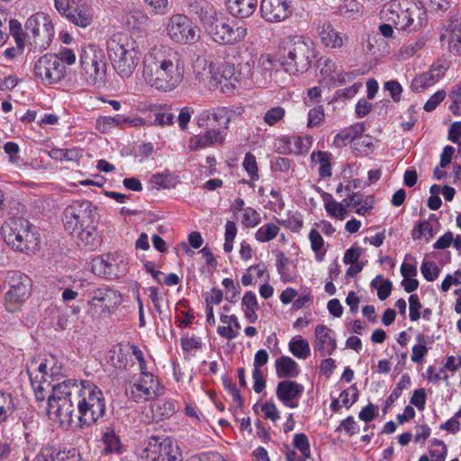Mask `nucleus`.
I'll return each instance as SVG.
<instances>
[{
  "label": "nucleus",
  "mask_w": 461,
  "mask_h": 461,
  "mask_svg": "<svg viewBox=\"0 0 461 461\" xmlns=\"http://www.w3.org/2000/svg\"><path fill=\"white\" fill-rule=\"evenodd\" d=\"M258 6V0H228L227 7L232 16L246 18L250 16Z\"/></svg>",
  "instance_id": "nucleus-27"
},
{
  "label": "nucleus",
  "mask_w": 461,
  "mask_h": 461,
  "mask_svg": "<svg viewBox=\"0 0 461 461\" xmlns=\"http://www.w3.org/2000/svg\"><path fill=\"white\" fill-rule=\"evenodd\" d=\"M325 209L327 212L336 218L343 220L346 217L347 210L343 203H339L333 199H325Z\"/></svg>",
  "instance_id": "nucleus-48"
},
{
  "label": "nucleus",
  "mask_w": 461,
  "mask_h": 461,
  "mask_svg": "<svg viewBox=\"0 0 461 461\" xmlns=\"http://www.w3.org/2000/svg\"><path fill=\"white\" fill-rule=\"evenodd\" d=\"M125 393L133 402H142L161 394L162 388L152 374L142 371L137 379L126 383Z\"/></svg>",
  "instance_id": "nucleus-10"
},
{
  "label": "nucleus",
  "mask_w": 461,
  "mask_h": 461,
  "mask_svg": "<svg viewBox=\"0 0 461 461\" xmlns=\"http://www.w3.org/2000/svg\"><path fill=\"white\" fill-rule=\"evenodd\" d=\"M285 51L281 62L285 72L295 75L307 71L316 58L313 41L308 37L290 35L283 40Z\"/></svg>",
  "instance_id": "nucleus-5"
},
{
  "label": "nucleus",
  "mask_w": 461,
  "mask_h": 461,
  "mask_svg": "<svg viewBox=\"0 0 461 461\" xmlns=\"http://www.w3.org/2000/svg\"><path fill=\"white\" fill-rule=\"evenodd\" d=\"M49 156L52 159L60 161H77L81 157L77 149H52L49 151Z\"/></svg>",
  "instance_id": "nucleus-41"
},
{
  "label": "nucleus",
  "mask_w": 461,
  "mask_h": 461,
  "mask_svg": "<svg viewBox=\"0 0 461 461\" xmlns=\"http://www.w3.org/2000/svg\"><path fill=\"white\" fill-rule=\"evenodd\" d=\"M317 32L321 42L330 49H342L346 46L348 36L337 31L330 22L320 23L317 26Z\"/></svg>",
  "instance_id": "nucleus-19"
},
{
  "label": "nucleus",
  "mask_w": 461,
  "mask_h": 461,
  "mask_svg": "<svg viewBox=\"0 0 461 461\" xmlns=\"http://www.w3.org/2000/svg\"><path fill=\"white\" fill-rule=\"evenodd\" d=\"M278 62L271 54L263 53L260 55L257 64V70L263 76L264 79H271L273 73L278 71Z\"/></svg>",
  "instance_id": "nucleus-31"
},
{
  "label": "nucleus",
  "mask_w": 461,
  "mask_h": 461,
  "mask_svg": "<svg viewBox=\"0 0 461 461\" xmlns=\"http://www.w3.org/2000/svg\"><path fill=\"white\" fill-rule=\"evenodd\" d=\"M198 15L204 31L216 43L234 45L243 41L248 35L244 23L221 17L210 4L203 5Z\"/></svg>",
  "instance_id": "nucleus-3"
},
{
  "label": "nucleus",
  "mask_w": 461,
  "mask_h": 461,
  "mask_svg": "<svg viewBox=\"0 0 461 461\" xmlns=\"http://www.w3.org/2000/svg\"><path fill=\"white\" fill-rule=\"evenodd\" d=\"M242 165H243L244 169L246 170V172L248 173V175L250 176V178L252 180L258 179L259 176H258V163H257L256 157L253 154L248 152L245 155Z\"/></svg>",
  "instance_id": "nucleus-51"
},
{
  "label": "nucleus",
  "mask_w": 461,
  "mask_h": 461,
  "mask_svg": "<svg viewBox=\"0 0 461 461\" xmlns=\"http://www.w3.org/2000/svg\"><path fill=\"white\" fill-rule=\"evenodd\" d=\"M439 39L442 42L447 41L451 52L456 55L461 54V20L451 18Z\"/></svg>",
  "instance_id": "nucleus-23"
},
{
  "label": "nucleus",
  "mask_w": 461,
  "mask_h": 461,
  "mask_svg": "<svg viewBox=\"0 0 461 461\" xmlns=\"http://www.w3.org/2000/svg\"><path fill=\"white\" fill-rule=\"evenodd\" d=\"M191 461H229L216 451L204 452L191 457Z\"/></svg>",
  "instance_id": "nucleus-64"
},
{
  "label": "nucleus",
  "mask_w": 461,
  "mask_h": 461,
  "mask_svg": "<svg viewBox=\"0 0 461 461\" xmlns=\"http://www.w3.org/2000/svg\"><path fill=\"white\" fill-rule=\"evenodd\" d=\"M429 453L433 461H445L447 448L442 440L434 439L430 442Z\"/></svg>",
  "instance_id": "nucleus-43"
},
{
  "label": "nucleus",
  "mask_w": 461,
  "mask_h": 461,
  "mask_svg": "<svg viewBox=\"0 0 461 461\" xmlns=\"http://www.w3.org/2000/svg\"><path fill=\"white\" fill-rule=\"evenodd\" d=\"M409 303H410V319L412 321H416L420 318V310L422 307L418 295L415 294H411L409 298Z\"/></svg>",
  "instance_id": "nucleus-61"
},
{
  "label": "nucleus",
  "mask_w": 461,
  "mask_h": 461,
  "mask_svg": "<svg viewBox=\"0 0 461 461\" xmlns=\"http://www.w3.org/2000/svg\"><path fill=\"white\" fill-rule=\"evenodd\" d=\"M279 230V227L275 223H266L257 230L255 238L259 242H267L275 239L278 235Z\"/></svg>",
  "instance_id": "nucleus-42"
},
{
  "label": "nucleus",
  "mask_w": 461,
  "mask_h": 461,
  "mask_svg": "<svg viewBox=\"0 0 461 461\" xmlns=\"http://www.w3.org/2000/svg\"><path fill=\"white\" fill-rule=\"evenodd\" d=\"M420 271L424 278L428 281L435 280L440 272L439 268L433 261L423 262L420 267Z\"/></svg>",
  "instance_id": "nucleus-56"
},
{
  "label": "nucleus",
  "mask_w": 461,
  "mask_h": 461,
  "mask_svg": "<svg viewBox=\"0 0 461 461\" xmlns=\"http://www.w3.org/2000/svg\"><path fill=\"white\" fill-rule=\"evenodd\" d=\"M289 350L299 359L307 358L311 353L309 342L300 336L292 339L289 342Z\"/></svg>",
  "instance_id": "nucleus-38"
},
{
  "label": "nucleus",
  "mask_w": 461,
  "mask_h": 461,
  "mask_svg": "<svg viewBox=\"0 0 461 461\" xmlns=\"http://www.w3.org/2000/svg\"><path fill=\"white\" fill-rule=\"evenodd\" d=\"M384 89L390 93L394 102H399L402 97V87L396 80H390L384 83Z\"/></svg>",
  "instance_id": "nucleus-59"
},
{
  "label": "nucleus",
  "mask_w": 461,
  "mask_h": 461,
  "mask_svg": "<svg viewBox=\"0 0 461 461\" xmlns=\"http://www.w3.org/2000/svg\"><path fill=\"white\" fill-rule=\"evenodd\" d=\"M438 80V75H435V69L429 71L416 77L411 82V89L414 92L420 93L434 85Z\"/></svg>",
  "instance_id": "nucleus-35"
},
{
  "label": "nucleus",
  "mask_w": 461,
  "mask_h": 461,
  "mask_svg": "<svg viewBox=\"0 0 461 461\" xmlns=\"http://www.w3.org/2000/svg\"><path fill=\"white\" fill-rule=\"evenodd\" d=\"M77 232L78 240L85 247L94 249L99 244L97 231L90 223L85 225Z\"/></svg>",
  "instance_id": "nucleus-37"
},
{
  "label": "nucleus",
  "mask_w": 461,
  "mask_h": 461,
  "mask_svg": "<svg viewBox=\"0 0 461 461\" xmlns=\"http://www.w3.org/2000/svg\"><path fill=\"white\" fill-rule=\"evenodd\" d=\"M260 222L259 213L251 207H247L242 212V224L253 228Z\"/></svg>",
  "instance_id": "nucleus-55"
},
{
  "label": "nucleus",
  "mask_w": 461,
  "mask_h": 461,
  "mask_svg": "<svg viewBox=\"0 0 461 461\" xmlns=\"http://www.w3.org/2000/svg\"><path fill=\"white\" fill-rule=\"evenodd\" d=\"M210 119H212L217 125L223 126L224 129H227L230 122V111L226 107L204 110L198 115L197 123L199 126H203L204 122Z\"/></svg>",
  "instance_id": "nucleus-25"
},
{
  "label": "nucleus",
  "mask_w": 461,
  "mask_h": 461,
  "mask_svg": "<svg viewBox=\"0 0 461 461\" xmlns=\"http://www.w3.org/2000/svg\"><path fill=\"white\" fill-rule=\"evenodd\" d=\"M116 291L110 288H99L93 294L91 303L93 305H101L107 309L113 308L118 303Z\"/></svg>",
  "instance_id": "nucleus-30"
},
{
  "label": "nucleus",
  "mask_w": 461,
  "mask_h": 461,
  "mask_svg": "<svg viewBox=\"0 0 461 461\" xmlns=\"http://www.w3.org/2000/svg\"><path fill=\"white\" fill-rule=\"evenodd\" d=\"M243 312L247 320L250 323H255L258 320L257 311L258 303L255 294L247 292L242 298Z\"/></svg>",
  "instance_id": "nucleus-36"
},
{
  "label": "nucleus",
  "mask_w": 461,
  "mask_h": 461,
  "mask_svg": "<svg viewBox=\"0 0 461 461\" xmlns=\"http://www.w3.org/2000/svg\"><path fill=\"white\" fill-rule=\"evenodd\" d=\"M93 207L88 201H74L64 211V226L71 234L91 222Z\"/></svg>",
  "instance_id": "nucleus-13"
},
{
  "label": "nucleus",
  "mask_w": 461,
  "mask_h": 461,
  "mask_svg": "<svg viewBox=\"0 0 461 461\" xmlns=\"http://www.w3.org/2000/svg\"><path fill=\"white\" fill-rule=\"evenodd\" d=\"M67 18L77 26L86 27L92 23L93 13L86 4H78L68 13Z\"/></svg>",
  "instance_id": "nucleus-28"
},
{
  "label": "nucleus",
  "mask_w": 461,
  "mask_h": 461,
  "mask_svg": "<svg viewBox=\"0 0 461 461\" xmlns=\"http://www.w3.org/2000/svg\"><path fill=\"white\" fill-rule=\"evenodd\" d=\"M139 455L145 461H163L181 454L169 438L152 436L144 442Z\"/></svg>",
  "instance_id": "nucleus-12"
},
{
  "label": "nucleus",
  "mask_w": 461,
  "mask_h": 461,
  "mask_svg": "<svg viewBox=\"0 0 461 461\" xmlns=\"http://www.w3.org/2000/svg\"><path fill=\"white\" fill-rule=\"evenodd\" d=\"M447 94L444 90L436 92L424 104L426 112H432L445 99Z\"/></svg>",
  "instance_id": "nucleus-63"
},
{
  "label": "nucleus",
  "mask_w": 461,
  "mask_h": 461,
  "mask_svg": "<svg viewBox=\"0 0 461 461\" xmlns=\"http://www.w3.org/2000/svg\"><path fill=\"white\" fill-rule=\"evenodd\" d=\"M382 17L402 31L419 30L427 20L426 11L410 0H392L381 10Z\"/></svg>",
  "instance_id": "nucleus-6"
},
{
  "label": "nucleus",
  "mask_w": 461,
  "mask_h": 461,
  "mask_svg": "<svg viewBox=\"0 0 461 461\" xmlns=\"http://www.w3.org/2000/svg\"><path fill=\"white\" fill-rule=\"evenodd\" d=\"M197 67H202V70H197L196 77L199 81L211 88H215L222 84L221 65H219L210 59L198 60Z\"/></svg>",
  "instance_id": "nucleus-20"
},
{
  "label": "nucleus",
  "mask_w": 461,
  "mask_h": 461,
  "mask_svg": "<svg viewBox=\"0 0 461 461\" xmlns=\"http://www.w3.org/2000/svg\"><path fill=\"white\" fill-rule=\"evenodd\" d=\"M338 13L348 19L357 18L362 14V6L357 0H343L338 7Z\"/></svg>",
  "instance_id": "nucleus-39"
},
{
  "label": "nucleus",
  "mask_w": 461,
  "mask_h": 461,
  "mask_svg": "<svg viewBox=\"0 0 461 461\" xmlns=\"http://www.w3.org/2000/svg\"><path fill=\"white\" fill-rule=\"evenodd\" d=\"M260 11L262 17L270 23L285 21L292 13L286 0H262Z\"/></svg>",
  "instance_id": "nucleus-18"
},
{
  "label": "nucleus",
  "mask_w": 461,
  "mask_h": 461,
  "mask_svg": "<svg viewBox=\"0 0 461 461\" xmlns=\"http://www.w3.org/2000/svg\"><path fill=\"white\" fill-rule=\"evenodd\" d=\"M103 442L105 445V452L118 453L121 449V441L114 429L107 427L103 433Z\"/></svg>",
  "instance_id": "nucleus-40"
},
{
  "label": "nucleus",
  "mask_w": 461,
  "mask_h": 461,
  "mask_svg": "<svg viewBox=\"0 0 461 461\" xmlns=\"http://www.w3.org/2000/svg\"><path fill=\"white\" fill-rule=\"evenodd\" d=\"M122 120L111 116H102L96 120L95 128L101 132H107L111 129L120 125Z\"/></svg>",
  "instance_id": "nucleus-52"
},
{
  "label": "nucleus",
  "mask_w": 461,
  "mask_h": 461,
  "mask_svg": "<svg viewBox=\"0 0 461 461\" xmlns=\"http://www.w3.org/2000/svg\"><path fill=\"white\" fill-rule=\"evenodd\" d=\"M1 230L5 241L19 251H33L39 245L38 235L32 231L29 221L23 218L9 219Z\"/></svg>",
  "instance_id": "nucleus-8"
},
{
  "label": "nucleus",
  "mask_w": 461,
  "mask_h": 461,
  "mask_svg": "<svg viewBox=\"0 0 461 461\" xmlns=\"http://www.w3.org/2000/svg\"><path fill=\"white\" fill-rule=\"evenodd\" d=\"M25 28L30 44L40 51L46 50L54 37V25L50 17L44 13H36L26 22Z\"/></svg>",
  "instance_id": "nucleus-9"
},
{
  "label": "nucleus",
  "mask_w": 461,
  "mask_h": 461,
  "mask_svg": "<svg viewBox=\"0 0 461 461\" xmlns=\"http://www.w3.org/2000/svg\"><path fill=\"white\" fill-rule=\"evenodd\" d=\"M433 230L431 224L427 221H420L414 229L413 238L422 239L424 238L429 241L433 237Z\"/></svg>",
  "instance_id": "nucleus-54"
},
{
  "label": "nucleus",
  "mask_w": 461,
  "mask_h": 461,
  "mask_svg": "<svg viewBox=\"0 0 461 461\" xmlns=\"http://www.w3.org/2000/svg\"><path fill=\"white\" fill-rule=\"evenodd\" d=\"M53 360H41L33 358L26 366L29 377L39 375V379H47L54 375L53 366L50 364Z\"/></svg>",
  "instance_id": "nucleus-29"
},
{
  "label": "nucleus",
  "mask_w": 461,
  "mask_h": 461,
  "mask_svg": "<svg viewBox=\"0 0 461 461\" xmlns=\"http://www.w3.org/2000/svg\"><path fill=\"white\" fill-rule=\"evenodd\" d=\"M31 294L30 280L27 276L21 277L17 285L12 284L5 295V309L14 312L21 308L24 301Z\"/></svg>",
  "instance_id": "nucleus-17"
},
{
  "label": "nucleus",
  "mask_w": 461,
  "mask_h": 461,
  "mask_svg": "<svg viewBox=\"0 0 461 461\" xmlns=\"http://www.w3.org/2000/svg\"><path fill=\"white\" fill-rule=\"evenodd\" d=\"M358 393L355 387L344 390L339 394V401L347 408H349L357 399Z\"/></svg>",
  "instance_id": "nucleus-62"
},
{
  "label": "nucleus",
  "mask_w": 461,
  "mask_h": 461,
  "mask_svg": "<svg viewBox=\"0 0 461 461\" xmlns=\"http://www.w3.org/2000/svg\"><path fill=\"white\" fill-rule=\"evenodd\" d=\"M64 66L55 55L45 54L34 65L33 75L43 84H52L63 77Z\"/></svg>",
  "instance_id": "nucleus-16"
},
{
  "label": "nucleus",
  "mask_w": 461,
  "mask_h": 461,
  "mask_svg": "<svg viewBox=\"0 0 461 461\" xmlns=\"http://www.w3.org/2000/svg\"><path fill=\"white\" fill-rule=\"evenodd\" d=\"M126 23L132 28L138 27L140 24L148 22V17L140 11H133L127 14Z\"/></svg>",
  "instance_id": "nucleus-58"
},
{
  "label": "nucleus",
  "mask_w": 461,
  "mask_h": 461,
  "mask_svg": "<svg viewBox=\"0 0 461 461\" xmlns=\"http://www.w3.org/2000/svg\"><path fill=\"white\" fill-rule=\"evenodd\" d=\"M17 410L14 397L0 390V425L8 421Z\"/></svg>",
  "instance_id": "nucleus-33"
},
{
  "label": "nucleus",
  "mask_w": 461,
  "mask_h": 461,
  "mask_svg": "<svg viewBox=\"0 0 461 461\" xmlns=\"http://www.w3.org/2000/svg\"><path fill=\"white\" fill-rule=\"evenodd\" d=\"M451 99V104L449 105V110L455 115L461 114V81L455 85L448 95Z\"/></svg>",
  "instance_id": "nucleus-44"
},
{
  "label": "nucleus",
  "mask_w": 461,
  "mask_h": 461,
  "mask_svg": "<svg viewBox=\"0 0 461 461\" xmlns=\"http://www.w3.org/2000/svg\"><path fill=\"white\" fill-rule=\"evenodd\" d=\"M80 76L86 86H100L104 83L107 64L104 53L96 45H87L81 49L80 56Z\"/></svg>",
  "instance_id": "nucleus-7"
},
{
  "label": "nucleus",
  "mask_w": 461,
  "mask_h": 461,
  "mask_svg": "<svg viewBox=\"0 0 461 461\" xmlns=\"http://www.w3.org/2000/svg\"><path fill=\"white\" fill-rule=\"evenodd\" d=\"M127 265L123 257L107 253L93 259L92 271L96 276L113 279L123 275L127 270Z\"/></svg>",
  "instance_id": "nucleus-14"
},
{
  "label": "nucleus",
  "mask_w": 461,
  "mask_h": 461,
  "mask_svg": "<svg viewBox=\"0 0 461 461\" xmlns=\"http://www.w3.org/2000/svg\"><path fill=\"white\" fill-rule=\"evenodd\" d=\"M185 65L181 53L167 44L154 45L144 54L142 78L157 91L168 93L185 79Z\"/></svg>",
  "instance_id": "nucleus-2"
},
{
  "label": "nucleus",
  "mask_w": 461,
  "mask_h": 461,
  "mask_svg": "<svg viewBox=\"0 0 461 461\" xmlns=\"http://www.w3.org/2000/svg\"><path fill=\"white\" fill-rule=\"evenodd\" d=\"M222 83H229L230 86H234L238 81V77L235 73V68L233 64L230 63H223L221 64V73Z\"/></svg>",
  "instance_id": "nucleus-57"
},
{
  "label": "nucleus",
  "mask_w": 461,
  "mask_h": 461,
  "mask_svg": "<svg viewBox=\"0 0 461 461\" xmlns=\"http://www.w3.org/2000/svg\"><path fill=\"white\" fill-rule=\"evenodd\" d=\"M331 154L329 152L318 150L311 154V160L315 165H319V174L322 178L330 177L331 172Z\"/></svg>",
  "instance_id": "nucleus-34"
},
{
  "label": "nucleus",
  "mask_w": 461,
  "mask_h": 461,
  "mask_svg": "<svg viewBox=\"0 0 461 461\" xmlns=\"http://www.w3.org/2000/svg\"><path fill=\"white\" fill-rule=\"evenodd\" d=\"M56 399L63 400L57 404L52 402V411L58 414V422L61 425L90 427L105 412V399L103 392L89 382L77 383L68 380V384L56 389Z\"/></svg>",
  "instance_id": "nucleus-1"
},
{
  "label": "nucleus",
  "mask_w": 461,
  "mask_h": 461,
  "mask_svg": "<svg viewBox=\"0 0 461 461\" xmlns=\"http://www.w3.org/2000/svg\"><path fill=\"white\" fill-rule=\"evenodd\" d=\"M223 136L219 130H210L203 135H195L189 139L188 148L190 150L204 149L215 143H222Z\"/></svg>",
  "instance_id": "nucleus-26"
},
{
  "label": "nucleus",
  "mask_w": 461,
  "mask_h": 461,
  "mask_svg": "<svg viewBox=\"0 0 461 461\" xmlns=\"http://www.w3.org/2000/svg\"><path fill=\"white\" fill-rule=\"evenodd\" d=\"M68 379H65L62 382L52 384L54 380L48 381V379H39V375H35V376H32L30 378L31 385L34 391L35 398L38 402L48 401V408L47 413L49 417L56 421H58V414L51 409L52 402H57L56 403H62L63 400L56 399V389L59 385H64L68 384Z\"/></svg>",
  "instance_id": "nucleus-15"
},
{
  "label": "nucleus",
  "mask_w": 461,
  "mask_h": 461,
  "mask_svg": "<svg viewBox=\"0 0 461 461\" xmlns=\"http://www.w3.org/2000/svg\"><path fill=\"white\" fill-rule=\"evenodd\" d=\"M372 285L377 289V296L384 301L389 297L392 291V282L384 280L382 276H378L372 282Z\"/></svg>",
  "instance_id": "nucleus-45"
},
{
  "label": "nucleus",
  "mask_w": 461,
  "mask_h": 461,
  "mask_svg": "<svg viewBox=\"0 0 461 461\" xmlns=\"http://www.w3.org/2000/svg\"><path fill=\"white\" fill-rule=\"evenodd\" d=\"M293 446L298 449L304 457H311L310 442L304 433H297L293 439Z\"/></svg>",
  "instance_id": "nucleus-49"
},
{
  "label": "nucleus",
  "mask_w": 461,
  "mask_h": 461,
  "mask_svg": "<svg viewBox=\"0 0 461 461\" xmlns=\"http://www.w3.org/2000/svg\"><path fill=\"white\" fill-rule=\"evenodd\" d=\"M167 34L178 44H194L200 39V29L184 14L172 15L167 24Z\"/></svg>",
  "instance_id": "nucleus-11"
},
{
  "label": "nucleus",
  "mask_w": 461,
  "mask_h": 461,
  "mask_svg": "<svg viewBox=\"0 0 461 461\" xmlns=\"http://www.w3.org/2000/svg\"><path fill=\"white\" fill-rule=\"evenodd\" d=\"M106 50L115 72L122 78L131 77L140 60V50L136 41L126 33L119 32L107 41Z\"/></svg>",
  "instance_id": "nucleus-4"
},
{
  "label": "nucleus",
  "mask_w": 461,
  "mask_h": 461,
  "mask_svg": "<svg viewBox=\"0 0 461 461\" xmlns=\"http://www.w3.org/2000/svg\"><path fill=\"white\" fill-rule=\"evenodd\" d=\"M312 346L314 350L320 352L321 357L330 355L337 348L333 330L326 325H317L315 328Z\"/></svg>",
  "instance_id": "nucleus-21"
},
{
  "label": "nucleus",
  "mask_w": 461,
  "mask_h": 461,
  "mask_svg": "<svg viewBox=\"0 0 461 461\" xmlns=\"http://www.w3.org/2000/svg\"><path fill=\"white\" fill-rule=\"evenodd\" d=\"M285 115V110L282 106H275L266 112L263 120L268 126H274L283 120Z\"/></svg>",
  "instance_id": "nucleus-50"
},
{
  "label": "nucleus",
  "mask_w": 461,
  "mask_h": 461,
  "mask_svg": "<svg viewBox=\"0 0 461 461\" xmlns=\"http://www.w3.org/2000/svg\"><path fill=\"white\" fill-rule=\"evenodd\" d=\"M40 457L43 461H82L80 451L75 447L63 450L45 447L41 450Z\"/></svg>",
  "instance_id": "nucleus-24"
},
{
  "label": "nucleus",
  "mask_w": 461,
  "mask_h": 461,
  "mask_svg": "<svg viewBox=\"0 0 461 461\" xmlns=\"http://www.w3.org/2000/svg\"><path fill=\"white\" fill-rule=\"evenodd\" d=\"M276 369L277 376L296 377L299 375V366L297 363L290 357L283 356L276 360Z\"/></svg>",
  "instance_id": "nucleus-32"
},
{
  "label": "nucleus",
  "mask_w": 461,
  "mask_h": 461,
  "mask_svg": "<svg viewBox=\"0 0 461 461\" xmlns=\"http://www.w3.org/2000/svg\"><path fill=\"white\" fill-rule=\"evenodd\" d=\"M418 344L412 347V354L411 359L414 363H420L428 352V348L426 347V339L425 337L421 334L416 337Z\"/></svg>",
  "instance_id": "nucleus-47"
},
{
  "label": "nucleus",
  "mask_w": 461,
  "mask_h": 461,
  "mask_svg": "<svg viewBox=\"0 0 461 461\" xmlns=\"http://www.w3.org/2000/svg\"><path fill=\"white\" fill-rule=\"evenodd\" d=\"M237 235V227L233 221H228L225 225V241L223 249L226 252H230L233 249V240Z\"/></svg>",
  "instance_id": "nucleus-53"
},
{
  "label": "nucleus",
  "mask_w": 461,
  "mask_h": 461,
  "mask_svg": "<svg viewBox=\"0 0 461 461\" xmlns=\"http://www.w3.org/2000/svg\"><path fill=\"white\" fill-rule=\"evenodd\" d=\"M147 11L151 15L165 14L168 11L167 0H143Z\"/></svg>",
  "instance_id": "nucleus-46"
},
{
  "label": "nucleus",
  "mask_w": 461,
  "mask_h": 461,
  "mask_svg": "<svg viewBox=\"0 0 461 461\" xmlns=\"http://www.w3.org/2000/svg\"><path fill=\"white\" fill-rule=\"evenodd\" d=\"M324 119V110L321 105L310 110L308 113V126L314 127L321 123Z\"/></svg>",
  "instance_id": "nucleus-60"
},
{
  "label": "nucleus",
  "mask_w": 461,
  "mask_h": 461,
  "mask_svg": "<svg viewBox=\"0 0 461 461\" xmlns=\"http://www.w3.org/2000/svg\"><path fill=\"white\" fill-rule=\"evenodd\" d=\"M303 391V385L292 380H284L276 387L277 398L287 407L295 408L297 402H294Z\"/></svg>",
  "instance_id": "nucleus-22"
}]
</instances>
